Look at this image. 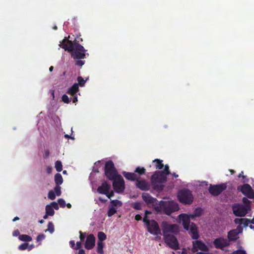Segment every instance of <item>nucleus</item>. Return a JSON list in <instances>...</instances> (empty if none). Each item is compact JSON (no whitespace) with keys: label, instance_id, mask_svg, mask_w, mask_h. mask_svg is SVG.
Wrapping results in <instances>:
<instances>
[{"label":"nucleus","instance_id":"nucleus-1","mask_svg":"<svg viewBox=\"0 0 254 254\" xmlns=\"http://www.w3.org/2000/svg\"><path fill=\"white\" fill-rule=\"evenodd\" d=\"M61 44L62 48L70 53L73 59L81 60L85 58L86 50L76 40L72 41L65 37Z\"/></svg>","mask_w":254,"mask_h":254},{"label":"nucleus","instance_id":"nucleus-2","mask_svg":"<svg viewBox=\"0 0 254 254\" xmlns=\"http://www.w3.org/2000/svg\"><path fill=\"white\" fill-rule=\"evenodd\" d=\"M234 223L238 224L236 229L228 232L227 238L229 241H235L239 238V234L242 233L243 227H246L250 223V220L248 218H235Z\"/></svg>","mask_w":254,"mask_h":254},{"label":"nucleus","instance_id":"nucleus-3","mask_svg":"<svg viewBox=\"0 0 254 254\" xmlns=\"http://www.w3.org/2000/svg\"><path fill=\"white\" fill-rule=\"evenodd\" d=\"M167 179L165 174H163V172L157 171L151 176V183L155 190L160 191L163 190L164 186L163 184L166 182Z\"/></svg>","mask_w":254,"mask_h":254},{"label":"nucleus","instance_id":"nucleus-4","mask_svg":"<svg viewBox=\"0 0 254 254\" xmlns=\"http://www.w3.org/2000/svg\"><path fill=\"white\" fill-rule=\"evenodd\" d=\"M151 212L146 210L145 216L143 218V222L146 224L148 231L151 234L158 235L161 234V230L157 222L154 220H149L147 215L150 214Z\"/></svg>","mask_w":254,"mask_h":254},{"label":"nucleus","instance_id":"nucleus-5","mask_svg":"<svg viewBox=\"0 0 254 254\" xmlns=\"http://www.w3.org/2000/svg\"><path fill=\"white\" fill-rule=\"evenodd\" d=\"M159 204L163 212L168 215L179 209L178 204L173 200L161 201Z\"/></svg>","mask_w":254,"mask_h":254},{"label":"nucleus","instance_id":"nucleus-6","mask_svg":"<svg viewBox=\"0 0 254 254\" xmlns=\"http://www.w3.org/2000/svg\"><path fill=\"white\" fill-rule=\"evenodd\" d=\"M177 197L181 203L185 204H190L193 200L192 192L187 189L180 190L178 193Z\"/></svg>","mask_w":254,"mask_h":254},{"label":"nucleus","instance_id":"nucleus-7","mask_svg":"<svg viewBox=\"0 0 254 254\" xmlns=\"http://www.w3.org/2000/svg\"><path fill=\"white\" fill-rule=\"evenodd\" d=\"M104 172L105 176L110 180L115 179L116 177L119 175L112 160H109L106 162L104 167Z\"/></svg>","mask_w":254,"mask_h":254},{"label":"nucleus","instance_id":"nucleus-8","mask_svg":"<svg viewBox=\"0 0 254 254\" xmlns=\"http://www.w3.org/2000/svg\"><path fill=\"white\" fill-rule=\"evenodd\" d=\"M146 169L144 167H137L134 172L130 173L127 172H123V175L127 180L131 182L135 181V180L140 178V176L145 174Z\"/></svg>","mask_w":254,"mask_h":254},{"label":"nucleus","instance_id":"nucleus-9","mask_svg":"<svg viewBox=\"0 0 254 254\" xmlns=\"http://www.w3.org/2000/svg\"><path fill=\"white\" fill-rule=\"evenodd\" d=\"M251 207L249 205H244L239 203H235L232 206L234 214L238 217H244L248 213Z\"/></svg>","mask_w":254,"mask_h":254},{"label":"nucleus","instance_id":"nucleus-10","mask_svg":"<svg viewBox=\"0 0 254 254\" xmlns=\"http://www.w3.org/2000/svg\"><path fill=\"white\" fill-rule=\"evenodd\" d=\"M163 236L170 235L169 233L177 234L179 233V227L177 224H170L167 221H163L161 224Z\"/></svg>","mask_w":254,"mask_h":254},{"label":"nucleus","instance_id":"nucleus-11","mask_svg":"<svg viewBox=\"0 0 254 254\" xmlns=\"http://www.w3.org/2000/svg\"><path fill=\"white\" fill-rule=\"evenodd\" d=\"M113 187L114 190L117 193L123 192L125 189V181L121 175L116 177L115 179L112 180Z\"/></svg>","mask_w":254,"mask_h":254},{"label":"nucleus","instance_id":"nucleus-12","mask_svg":"<svg viewBox=\"0 0 254 254\" xmlns=\"http://www.w3.org/2000/svg\"><path fill=\"white\" fill-rule=\"evenodd\" d=\"M163 238L166 245L172 249L177 250L180 249L179 242L175 236L165 235L163 236Z\"/></svg>","mask_w":254,"mask_h":254},{"label":"nucleus","instance_id":"nucleus-13","mask_svg":"<svg viewBox=\"0 0 254 254\" xmlns=\"http://www.w3.org/2000/svg\"><path fill=\"white\" fill-rule=\"evenodd\" d=\"M227 185L226 183H222L219 185H210L208 191L213 196H218L223 191L227 189Z\"/></svg>","mask_w":254,"mask_h":254},{"label":"nucleus","instance_id":"nucleus-14","mask_svg":"<svg viewBox=\"0 0 254 254\" xmlns=\"http://www.w3.org/2000/svg\"><path fill=\"white\" fill-rule=\"evenodd\" d=\"M198 250L207 252L209 251V249L204 242L201 240H198L197 239L192 242L191 252L192 253H195Z\"/></svg>","mask_w":254,"mask_h":254},{"label":"nucleus","instance_id":"nucleus-15","mask_svg":"<svg viewBox=\"0 0 254 254\" xmlns=\"http://www.w3.org/2000/svg\"><path fill=\"white\" fill-rule=\"evenodd\" d=\"M238 190L241 191L243 194L246 195L249 198H253L254 197L253 190L248 184H245L242 186L238 187Z\"/></svg>","mask_w":254,"mask_h":254},{"label":"nucleus","instance_id":"nucleus-16","mask_svg":"<svg viewBox=\"0 0 254 254\" xmlns=\"http://www.w3.org/2000/svg\"><path fill=\"white\" fill-rule=\"evenodd\" d=\"M213 244L216 249H223L229 246L230 243L228 240L220 237L215 239L213 241Z\"/></svg>","mask_w":254,"mask_h":254},{"label":"nucleus","instance_id":"nucleus-17","mask_svg":"<svg viewBox=\"0 0 254 254\" xmlns=\"http://www.w3.org/2000/svg\"><path fill=\"white\" fill-rule=\"evenodd\" d=\"M189 233L193 240H197L200 237L198 227L196 225L192 222L189 227Z\"/></svg>","mask_w":254,"mask_h":254},{"label":"nucleus","instance_id":"nucleus-18","mask_svg":"<svg viewBox=\"0 0 254 254\" xmlns=\"http://www.w3.org/2000/svg\"><path fill=\"white\" fill-rule=\"evenodd\" d=\"M136 187L141 190H148L150 186L148 183L144 179H137L135 180Z\"/></svg>","mask_w":254,"mask_h":254},{"label":"nucleus","instance_id":"nucleus-19","mask_svg":"<svg viewBox=\"0 0 254 254\" xmlns=\"http://www.w3.org/2000/svg\"><path fill=\"white\" fill-rule=\"evenodd\" d=\"M179 219L182 222L184 228L186 230L189 231V227L191 224L190 216L186 214H181L179 215Z\"/></svg>","mask_w":254,"mask_h":254},{"label":"nucleus","instance_id":"nucleus-20","mask_svg":"<svg viewBox=\"0 0 254 254\" xmlns=\"http://www.w3.org/2000/svg\"><path fill=\"white\" fill-rule=\"evenodd\" d=\"M95 244V237L93 234H91L87 236L85 243L84 247L87 250L93 249Z\"/></svg>","mask_w":254,"mask_h":254},{"label":"nucleus","instance_id":"nucleus-21","mask_svg":"<svg viewBox=\"0 0 254 254\" xmlns=\"http://www.w3.org/2000/svg\"><path fill=\"white\" fill-rule=\"evenodd\" d=\"M111 189V185L105 181L97 188V192L100 194H107Z\"/></svg>","mask_w":254,"mask_h":254},{"label":"nucleus","instance_id":"nucleus-22","mask_svg":"<svg viewBox=\"0 0 254 254\" xmlns=\"http://www.w3.org/2000/svg\"><path fill=\"white\" fill-rule=\"evenodd\" d=\"M142 197L143 200L147 204H153L157 201L156 198L153 197L150 194L146 192L142 193Z\"/></svg>","mask_w":254,"mask_h":254},{"label":"nucleus","instance_id":"nucleus-23","mask_svg":"<svg viewBox=\"0 0 254 254\" xmlns=\"http://www.w3.org/2000/svg\"><path fill=\"white\" fill-rule=\"evenodd\" d=\"M78 91V84L77 83H75L71 87L68 88L66 93L71 96H74Z\"/></svg>","mask_w":254,"mask_h":254},{"label":"nucleus","instance_id":"nucleus-24","mask_svg":"<svg viewBox=\"0 0 254 254\" xmlns=\"http://www.w3.org/2000/svg\"><path fill=\"white\" fill-rule=\"evenodd\" d=\"M155 163V167L157 169H161L163 168L164 165L163 164V160L159 159H155L153 161Z\"/></svg>","mask_w":254,"mask_h":254},{"label":"nucleus","instance_id":"nucleus-25","mask_svg":"<svg viewBox=\"0 0 254 254\" xmlns=\"http://www.w3.org/2000/svg\"><path fill=\"white\" fill-rule=\"evenodd\" d=\"M55 182L56 184V185L60 186L61 185L63 182V179L62 176V175L59 174L57 173L55 176Z\"/></svg>","mask_w":254,"mask_h":254},{"label":"nucleus","instance_id":"nucleus-26","mask_svg":"<svg viewBox=\"0 0 254 254\" xmlns=\"http://www.w3.org/2000/svg\"><path fill=\"white\" fill-rule=\"evenodd\" d=\"M18 238L20 241L23 242H30L32 240L30 236L26 234L19 235Z\"/></svg>","mask_w":254,"mask_h":254},{"label":"nucleus","instance_id":"nucleus-27","mask_svg":"<svg viewBox=\"0 0 254 254\" xmlns=\"http://www.w3.org/2000/svg\"><path fill=\"white\" fill-rule=\"evenodd\" d=\"M88 79V77H87L85 80H84L81 76H78L77 78V80L78 84V86L83 87L84 86L86 81Z\"/></svg>","mask_w":254,"mask_h":254},{"label":"nucleus","instance_id":"nucleus-28","mask_svg":"<svg viewBox=\"0 0 254 254\" xmlns=\"http://www.w3.org/2000/svg\"><path fill=\"white\" fill-rule=\"evenodd\" d=\"M46 212L49 216H53L55 214V211L50 205H47L46 206Z\"/></svg>","mask_w":254,"mask_h":254},{"label":"nucleus","instance_id":"nucleus-29","mask_svg":"<svg viewBox=\"0 0 254 254\" xmlns=\"http://www.w3.org/2000/svg\"><path fill=\"white\" fill-rule=\"evenodd\" d=\"M106 235L103 232H99L98 233V242H103V241L106 239Z\"/></svg>","mask_w":254,"mask_h":254},{"label":"nucleus","instance_id":"nucleus-30","mask_svg":"<svg viewBox=\"0 0 254 254\" xmlns=\"http://www.w3.org/2000/svg\"><path fill=\"white\" fill-rule=\"evenodd\" d=\"M103 247L104 244L103 242H97V251L98 253L100 254H103Z\"/></svg>","mask_w":254,"mask_h":254},{"label":"nucleus","instance_id":"nucleus-31","mask_svg":"<svg viewBox=\"0 0 254 254\" xmlns=\"http://www.w3.org/2000/svg\"><path fill=\"white\" fill-rule=\"evenodd\" d=\"M55 168L57 171L60 172L63 170V165L61 161L58 160L55 162Z\"/></svg>","mask_w":254,"mask_h":254},{"label":"nucleus","instance_id":"nucleus-32","mask_svg":"<svg viewBox=\"0 0 254 254\" xmlns=\"http://www.w3.org/2000/svg\"><path fill=\"white\" fill-rule=\"evenodd\" d=\"M55 230L54 226L52 222H49L48 224V229L45 230V232L49 231L51 234H52Z\"/></svg>","mask_w":254,"mask_h":254},{"label":"nucleus","instance_id":"nucleus-33","mask_svg":"<svg viewBox=\"0 0 254 254\" xmlns=\"http://www.w3.org/2000/svg\"><path fill=\"white\" fill-rule=\"evenodd\" d=\"M116 212H117V210L115 207H110L108 210L107 215L109 217H111L114 214H115Z\"/></svg>","mask_w":254,"mask_h":254},{"label":"nucleus","instance_id":"nucleus-34","mask_svg":"<svg viewBox=\"0 0 254 254\" xmlns=\"http://www.w3.org/2000/svg\"><path fill=\"white\" fill-rule=\"evenodd\" d=\"M164 169L163 171H160V172H163V174H165L166 176L171 174L169 170V165L166 164L164 166Z\"/></svg>","mask_w":254,"mask_h":254},{"label":"nucleus","instance_id":"nucleus-35","mask_svg":"<svg viewBox=\"0 0 254 254\" xmlns=\"http://www.w3.org/2000/svg\"><path fill=\"white\" fill-rule=\"evenodd\" d=\"M61 187L58 185H56V186L54 188V191L55 192V194H56V195L58 196H60L61 195Z\"/></svg>","mask_w":254,"mask_h":254},{"label":"nucleus","instance_id":"nucleus-36","mask_svg":"<svg viewBox=\"0 0 254 254\" xmlns=\"http://www.w3.org/2000/svg\"><path fill=\"white\" fill-rule=\"evenodd\" d=\"M45 237L46 236L43 234H40L37 237L36 241L37 242H39V245H41V241L45 239Z\"/></svg>","mask_w":254,"mask_h":254},{"label":"nucleus","instance_id":"nucleus-37","mask_svg":"<svg viewBox=\"0 0 254 254\" xmlns=\"http://www.w3.org/2000/svg\"><path fill=\"white\" fill-rule=\"evenodd\" d=\"M48 198L51 200H54L56 198V194L53 190H50L48 195Z\"/></svg>","mask_w":254,"mask_h":254},{"label":"nucleus","instance_id":"nucleus-38","mask_svg":"<svg viewBox=\"0 0 254 254\" xmlns=\"http://www.w3.org/2000/svg\"><path fill=\"white\" fill-rule=\"evenodd\" d=\"M28 244L27 243H24L19 246L18 249L20 251L25 250L28 249Z\"/></svg>","mask_w":254,"mask_h":254},{"label":"nucleus","instance_id":"nucleus-39","mask_svg":"<svg viewBox=\"0 0 254 254\" xmlns=\"http://www.w3.org/2000/svg\"><path fill=\"white\" fill-rule=\"evenodd\" d=\"M111 203L114 206H121L122 205V202L117 199L111 200Z\"/></svg>","mask_w":254,"mask_h":254},{"label":"nucleus","instance_id":"nucleus-40","mask_svg":"<svg viewBox=\"0 0 254 254\" xmlns=\"http://www.w3.org/2000/svg\"><path fill=\"white\" fill-rule=\"evenodd\" d=\"M132 207L136 210H140L141 209V204L138 202H134L132 205Z\"/></svg>","mask_w":254,"mask_h":254},{"label":"nucleus","instance_id":"nucleus-41","mask_svg":"<svg viewBox=\"0 0 254 254\" xmlns=\"http://www.w3.org/2000/svg\"><path fill=\"white\" fill-rule=\"evenodd\" d=\"M58 202L59 205H60V206L61 207H63V208L65 207L66 204H65V202L64 199L59 198L58 200Z\"/></svg>","mask_w":254,"mask_h":254},{"label":"nucleus","instance_id":"nucleus-42","mask_svg":"<svg viewBox=\"0 0 254 254\" xmlns=\"http://www.w3.org/2000/svg\"><path fill=\"white\" fill-rule=\"evenodd\" d=\"M79 238L80 240V241L83 242L85 240V238L86 236V233H82L81 231L79 232Z\"/></svg>","mask_w":254,"mask_h":254},{"label":"nucleus","instance_id":"nucleus-43","mask_svg":"<svg viewBox=\"0 0 254 254\" xmlns=\"http://www.w3.org/2000/svg\"><path fill=\"white\" fill-rule=\"evenodd\" d=\"M62 99V101L65 103H69L70 101L68 97L65 94L63 95Z\"/></svg>","mask_w":254,"mask_h":254},{"label":"nucleus","instance_id":"nucleus-44","mask_svg":"<svg viewBox=\"0 0 254 254\" xmlns=\"http://www.w3.org/2000/svg\"><path fill=\"white\" fill-rule=\"evenodd\" d=\"M50 205L53 208H54L56 210H58L59 208V203H57L55 201L52 202L51 203V205Z\"/></svg>","mask_w":254,"mask_h":254},{"label":"nucleus","instance_id":"nucleus-45","mask_svg":"<svg viewBox=\"0 0 254 254\" xmlns=\"http://www.w3.org/2000/svg\"><path fill=\"white\" fill-rule=\"evenodd\" d=\"M194 214L195 216H199L201 215V209L200 208H197L194 211Z\"/></svg>","mask_w":254,"mask_h":254},{"label":"nucleus","instance_id":"nucleus-46","mask_svg":"<svg viewBox=\"0 0 254 254\" xmlns=\"http://www.w3.org/2000/svg\"><path fill=\"white\" fill-rule=\"evenodd\" d=\"M243 202L245 204V205H250L251 201L247 198L243 197L242 199Z\"/></svg>","mask_w":254,"mask_h":254},{"label":"nucleus","instance_id":"nucleus-47","mask_svg":"<svg viewBox=\"0 0 254 254\" xmlns=\"http://www.w3.org/2000/svg\"><path fill=\"white\" fill-rule=\"evenodd\" d=\"M85 63V62L84 61L78 60L75 62V65L81 66H82Z\"/></svg>","mask_w":254,"mask_h":254},{"label":"nucleus","instance_id":"nucleus-48","mask_svg":"<svg viewBox=\"0 0 254 254\" xmlns=\"http://www.w3.org/2000/svg\"><path fill=\"white\" fill-rule=\"evenodd\" d=\"M82 242H77L76 244V246L74 248L75 250H80V248L81 247V243Z\"/></svg>","mask_w":254,"mask_h":254},{"label":"nucleus","instance_id":"nucleus-49","mask_svg":"<svg viewBox=\"0 0 254 254\" xmlns=\"http://www.w3.org/2000/svg\"><path fill=\"white\" fill-rule=\"evenodd\" d=\"M234 254H247L244 250H237L234 252Z\"/></svg>","mask_w":254,"mask_h":254},{"label":"nucleus","instance_id":"nucleus-50","mask_svg":"<svg viewBox=\"0 0 254 254\" xmlns=\"http://www.w3.org/2000/svg\"><path fill=\"white\" fill-rule=\"evenodd\" d=\"M109 199H110L112 196H114V193L113 191L109 192L108 191V193L107 194H105Z\"/></svg>","mask_w":254,"mask_h":254},{"label":"nucleus","instance_id":"nucleus-51","mask_svg":"<svg viewBox=\"0 0 254 254\" xmlns=\"http://www.w3.org/2000/svg\"><path fill=\"white\" fill-rule=\"evenodd\" d=\"M135 219L137 221H139V220H141V219H142V217L139 214H136L135 216Z\"/></svg>","mask_w":254,"mask_h":254},{"label":"nucleus","instance_id":"nucleus-52","mask_svg":"<svg viewBox=\"0 0 254 254\" xmlns=\"http://www.w3.org/2000/svg\"><path fill=\"white\" fill-rule=\"evenodd\" d=\"M69 244H70V247L74 249L75 248V243H74V241H73V240H71L69 242Z\"/></svg>","mask_w":254,"mask_h":254},{"label":"nucleus","instance_id":"nucleus-53","mask_svg":"<svg viewBox=\"0 0 254 254\" xmlns=\"http://www.w3.org/2000/svg\"><path fill=\"white\" fill-rule=\"evenodd\" d=\"M19 235V231L18 230H15V231H13V235L14 236H17Z\"/></svg>","mask_w":254,"mask_h":254},{"label":"nucleus","instance_id":"nucleus-54","mask_svg":"<svg viewBox=\"0 0 254 254\" xmlns=\"http://www.w3.org/2000/svg\"><path fill=\"white\" fill-rule=\"evenodd\" d=\"M73 96L72 102L73 103H76L77 101V97L76 95H74Z\"/></svg>","mask_w":254,"mask_h":254},{"label":"nucleus","instance_id":"nucleus-55","mask_svg":"<svg viewBox=\"0 0 254 254\" xmlns=\"http://www.w3.org/2000/svg\"><path fill=\"white\" fill-rule=\"evenodd\" d=\"M239 178L242 177L243 179H245L246 178V176L243 175V172L242 171L241 173H240L238 175Z\"/></svg>","mask_w":254,"mask_h":254},{"label":"nucleus","instance_id":"nucleus-56","mask_svg":"<svg viewBox=\"0 0 254 254\" xmlns=\"http://www.w3.org/2000/svg\"><path fill=\"white\" fill-rule=\"evenodd\" d=\"M78 254H86L85 253V251L83 249L79 250Z\"/></svg>","mask_w":254,"mask_h":254},{"label":"nucleus","instance_id":"nucleus-57","mask_svg":"<svg viewBox=\"0 0 254 254\" xmlns=\"http://www.w3.org/2000/svg\"><path fill=\"white\" fill-rule=\"evenodd\" d=\"M50 154V152L49 150H46L45 153V157L47 158L49 157Z\"/></svg>","mask_w":254,"mask_h":254},{"label":"nucleus","instance_id":"nucleus-58","mask_svg":"<svg viewBox=\"0 0 254 254\" xmlns=\"http://www.w3.org/2000/svg\"><path fill=\"white\" fill-rule=\"evenodd\" d=\"M47 173H51L52 171V168L51 167H48L47 169Z\"/></svg>","mask_w":254,"mask_h":254},{"label":"nucleus","instance_id":"nucleus-59","mask_svg":"<svg viewBox=\"0 0 254 254\" xmlns=\"http://www.w3.org/2000/svg\"><path fill=\"white\" fill-rule=\"evenodd\" d=\"M161 237L160 236H157L155 238V240L158 241L161 240Z\"/></svg>","mask_w":254,"mask_h":254},{"label":"nucleus","instance_id":"nucleus-60","mask_svg":"<svg viewBox=\"0 0 254 254\" xmlns=\"http://www.w3.org/2000/svg\"><path fill=\"white\" fill-rule=\"evenodd\" d=\"M33 248V245H30L29 246H28V249L29 251L31 250Z\"/></svg>","mask_w":254,"mask_h":254},{"label":"nucleus","instance_id":"nucleus-61","mask_svg":"<svg viewBox=\"0 0 254 254\" xmlns=\"http://www.w3.org/2000/svg\"><path fill=\"white\" fill-rule=\"evenodd\" d=\"M19 219V218L18 217L16 216V217H14V218L13 219L12 221H13V222H14V221H16V220H18Z\"/></svg>","mask_w":254,"mask_h":254},{"label":"nucleus","instance_id":"nucleus-62","mask_svg":"<svg viewBox=\"0 0 254 254\" xmlns=\"http://www.w3.org/2000/svg\"><path fill=\"white\" fill-rule=\"evenodd\" d=\"M48 216H49V214H47V213L46 212L45 215L43 216V218L46 219L48 218Z\"/></svg>","mask_w":254,"mask_h":254},{"label":"nucleus","instance_id":"nucleus-63","mask_svg":"<svg viewBox=\"0 0 254 254\" xmlns=\"http://www.w3.org/2000/svg\"><path fill=\"white\" fill-rule=\"evenodd\" d=\"M172 175L176 178L178 177V175L176 174L175 173H173Z\"/></svg>","mask_w":254,"mask_h":254},{"label":"nucleus","instance_id":"nucleus-64","mask_svg":"<svg viewBox=\"0 0 254 254\" xmlns=\"http://www.w3.org/2000/svg\"><path fill=\"white\" fill-rule=\"evenodd\" d=\"M206 254V253H204L203 252H196V254Z\"/></svg>","mask_w":254,"mask_h":254}]
</instances>
